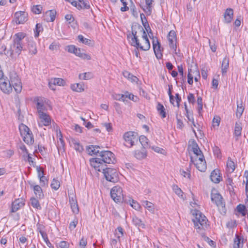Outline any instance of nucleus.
Masks as SVG:
<instances>
[{
	"mask_svg": "<svg viewBox=\"0 0 248 248\" xmlns=\"http://www.w3.org/2000/svg\"><path fill=\"white\" fill-rule=\"evenodd\" d=\"M127 39L130 45L136 48L134 52L137 58H140L139 49L147 51L150 48V43L146 32L138 23L132 25L131 33L127 34Z\"/></svg>",
	"mask_w": 248,
	"mask_h": 248,
	"instance_id": "f257e3e1",
	"label": "nucleus"
},
{
	"mask_svg": "<svg viewBox=\"0 0 248 248\" xmlns=\"http://www.w3.org/2000/svg\"><path fill=\"white\" fill-rule=\"evenodd\" d=\"M114 156L113 153L109 151H101L98 157L90 159V164L96 170L100 171L99 169L102 167H107V165L104 164L114 163Z\"/></svg>",
	"mask_w": 248,
	"mask_h": 248,
	"instance_id": "f03ea898",
	"label": "nucleus"
},
{
	"mask_svg": "<svg viewBox=\"0 0 248 248\" xmlns=\"http://www.w3.org/2000/svg\"><path fill=\"white\" fill-rule=\"evenodd\" d=\"M25 37V34L23 32L16 33L14 37L13 45L9 51H7V54L10 53V57H12L14 51L18 55H19L23 50L22 41Z\"/></svg>",
	"mask_w": 248,
	"mask_h": 248,
	"instance_id": "7ed1b4c3",
	"label": "nucleus"
},
{
	"mask_svg": "<svg viewBox=\"0 0 248 248\" xmlns=\"http://www.w3.org/2000/svg\"><path fill=\"white\" fill-rule=\"evenodd\" d=\"M110 196L113 201L118 203H128L127 198L124 196L122 187L115 186L110 190Z\"/></svg>",
	"mask_w": 248,
	"mask_h": 248,
	"instance_id": "20e7f679",
	"label": "nucleus"
},
{
	"mask_svg": "<svg viewBox=\"0 0 248 248\" xmlns=\"http://www.w3.org/2000/svg\"><path fill=\"white\" fill-rule=\"evenodd\" d=\"M100 172L102 171L106 179L110 182L116 183L118 180V173L115 169L108 167H102L99 169Z\"/></svg>",
	"mask_w": 248,
	"mask_h": 248,
	"instance_id": "39448f33",
	"label": "nucleus"
},
{
	"mask_svg": "<svg viewBox=\"0 0 248 248\" xmlns=\"http://www.w3.org/2000/svg\"><path fill=\"white\" fill-rule=\"evenodd\" d=\"M211 199L212 202H214L219 208H221L222 209L223 212L226 213L225 203L223 201L222 196L216 190L213 189L212 190Z\"/></svg>",
	"mask_w": 248,
	"mask_h": 248,
	"instance_id": "423d86ee",
	"label": "nucleus"
},
{
	"mask_svg": "<svg viewBox=\"0 0 248 248\" xmlns=\"http://www.w3.org/2000/svg\"><path fill=\"white\" fill-rule=\"evenodd\" d=\"M0 89L4 93L8 94L12 91L10 80L4 75L1 70H0Z\"/></svg>",
	"mask_w": 248,
	"mask_h": 248,
	"instance_id": "0eeeda50",
	"label": "nucleus"
},
{
	"mask_svg": "<svg viewBox=\"0 0 248 248\" xmlns=\"http://www.w3.org/2000/svg\"><path fill=\"white\" fill-rule=\"evenodd\" d=\"M123 138L125 140L124 145L128 148L132 147L134 145L135 142L138 141L137 136L132 131L125 132L123 136Z\"/></svg>",
	"mask_w": 248,
	"mask_h": 248,
	"instance_id": "6e6552de",
	"label": "nucleus"
},
{
	"mask_svg": "<svg viewBox=\"0 0 248 248\" xmlns=\"http://www.w3.org/2000/svg\"><path fill=\"white\" fill-rule=\"evenodd\" d=\"M153 47L156 58L157 59H161L163 57V55L161 52V51L163 50V48H161V44L156 38H153Z\"/></svg>",
	"mask_w": 248,
	"mask_h": 248,
	"instance_id": "1a4fd4ad",
	"label": "nucleus"
},
{
	"mask_svg": "<svg viewBox=\"0 0 248 248\" xmlns=\"http://www.w3.org/2000/svg\"><path fill=\"white\" fill-rule=\"evenodd\" d=\"M30 188L33 190L36 197L39 199L44 198V194L41 186L35 185L34 183H30Z\"/></svg>",
	"mask_w": 248,
	"mask_h": 248,
	"instance_id": "9d476101",
	"label": "nucleus"
},
{
	"mask_svg": "<svg viewBox=\"0 0 248 248\" xmlns=\"http://www.w3.org/2000/svg\"><path fill=\"white\" fill-rule=\"evenodd\" d=\"M15 16L17 24H23L28 20V14L24 11L16 12L15 14Z\"/></svg>",
	"mask_w": 248,
	"mask_h": 248,
	"instance_id": "9b49d317",
	"label": "nucleus"
},
{
	"mask_svg": "<svg viewBox=\"0 0 248 248\" xmlns=\"http://www.w3.org/2000/svg\"><path fill=\"white\" fill-rule=\"evenodd\" d=\"M196 161V163H194V165L197 169L200 171H205L206 169V163L204 159L203 155H201Z\"/></svg>",
	"mask_w": 248,
	"mask_h": 248,
	"instance_id": "f8f14e48",
	"label": "nucleus"
},
{
	"mask_svg": "<svg viewBox=\"0 0 248 248\" xmlns=\"http://www.w3.org/2000/svg\"><path fill=\"white\" fill-rule=\"evenodd\" d=\"M206 217L204 215L200 213L199 214H196L195 219L193 220L195 226H198V229H200L199 224L202 226H203L206 224Z\"/></svg>",
	"mask_w": 248,
	"mask_h": 248,
	"instance_id": "ddd939ff",
	"label": "nucleus"
},
{
	"mask_svg": "<svg viewBox=\"0 0 248 248\" xmlns=\"http://www.w3.org/2000/svg\"><path fill=\"white\" fill-rule=\"evenodd\" d=\"M25 201L23 199H16L12 204L11 212L13 213L16 212L25 204Z\"/></svg>",
	"mask_w": 248,
	"mask_h": 248,
	"instance_id": "4468645a",
	"label": "nucleus"
},
{
	"mask_svg": "<svg viewBox=\"0 0 248 248\" xmlns=\"http://www.w3.org/2000/svg\"><path fill=\"white\" fill-rule=\"evenodd\" d=\"M68 195L69 198V203L72 212L75 214H78L79 209L76 196L73 195L72 196H70L69 193H68Z\"/></svg>",
	"mask_w": 248,
	"mask_h": 248,
	"instance_id": "2eb2a0df",
	"label": "nucleus"
},
{
	"mask_svg": "<svg viewBox=\"0 0 248 248\" xmlns=\"http://www.w3.org/2000/svg\"><path fill=\"white\" fill-rule=\"evenodd\" d=\"M39 118L41 119V123H39V125L40 126H42L43 125L48 126L51 123L50 117L46 113L43 112L40 114H39Z\"/></svg>",
	"mask_w": 248,
	"mask_h": 248,
	"instance_id": "dca6fc26",
	"label": "nucleus"
},
{
	"mask_svg": "<svg viewBox=\"0 0 248 248\" xmlns=\"http://www.w3.org/2000/svg\"><path fill=\"white\" fill-rule=\"evenodd\" d=\"M100 147L97 145H91L87 146L86 151L88 154L91 155H95L99 156V155H100V152L98 149Z\"/></svg>",
	"mask_w": 248,
	"mask_h": 248,
	"instance_id": "f3484780",
	"label": "nucleus"
},
{
	"mask_svg": "<svg viewBox=\"0 0 248 248\" xmlns=\"http://www.w3.org/2000/svg\"><path fill=\"white\" fill-rule=\"evenodd\" d=\"M233 9L231 8H227L224 13V22L227 24L231 23L233 18Z\"/></svg>",
	"mask_w": 248,
	"mask_h": 248,
	"instance_id": "a211bd4d",
	"label": "nucleus"
},
{
	"mask_svg": "<svg viewBox=\"0 0 248 248\" xmlns=\"http://www.w3.org/2000/svg\"><path fill=\"white\" fill-rule=\"evenodd\" d=\"M211 180L216 184L219 183L222 177L220 175L219 170H213L210 175Z\"/></svg>",
	"mask_w": 248,
	"mask_h": 248,
	"instance_id": "6ab92c4d",
	"label": "nucleus"
},
{
	"mask_svg": "<svg viewBox=\"0 0 248 248\" xmlns=\"http://www.w3.org/2000/svg\"><path fill=\"white\" fill-rule=\"evenodd\" d=\"M147 152L146 149L141 148V150H136L134 152V156L139 160H142L146 157Z\"/></svg>",
	"mask_w": 248,
	"mask_h": 248,
	"instance_id": "aec40b11",
	"label": "nucleus"
},
{
	"mask_svg": "<svg viewBox=\"0 0 248 248\" xmlns=\"http://www.w3.org/2000/svg\"><path fill=\"white\" fill-rule=\"evenodd\" d=\"M229 67V58L226 56L222 60L221 63V73L222 76L226 75Z\"/></svg>",
	"mask_w": 248,
	"mask_h": 248,
	"instance_id": "412c9836",
	"label": "nucleus"
},
{
	"mask_svg": "<svg viewBox=\"0 0 248 248\" xmlns=\"http://www.w3.org/2000/svg\"><path fill=\"white\" fill-rule=\"evenodd\" d=\"M56 11L54 10H49L46 12L45 18L47 22H53L55 19Z\"/></svg>",
	"mask_w": 248,
	"mask_h": 248,
	"instance_id": "4be33fe9",
	"label": "nucleus"
},
{
	"mask_svg": "<svg viewBox=\"0 0 248 248\" xmlns=\"http://www.w3.org/2000/svg\"><path fill=\"white\" fill-rule=\"evenodd\" d=\"M28 49L30 54L31 55H35L37 54V50L36 44L35 42L29 41L28 44Z\"/></svg>",
	"mask_w": 248,
	"mask_h": 248,
	"instance_id": "5701e85b",
	"label": "nucleus"
},
{
	"mask_svg": "<svg viewBox=\"0 0 248 248\" xmlns=\"http://www.w3.org/2000/svg\"><path fill=\"white\" fill-rule=\"evenodd\" d=\"M191 151L199 158L201 155H203L202 151L200 149L197 143L195 140H193L191 144Z\"/></svg>",
	"mask_w": 248,
	"mask_h": 248,
	"instance_id": "b1692460",
	"label": "nucleus"
},
{
	"mask_svg": "<svg viewBox=\"0 0 248 248\" xmlns=\"http://www.w3.org/2000/svg\"><path fill=\"white\" fill-rule=\"evenodd\" d=\"M245 108L243 104L242 100L240 102L237 101V109L236 111V116L238 118H240L244 112Z\"/></svg>",
	"mask_w": 248,
	"mask_h": 248,
	"instance_id": "393cba45",
	"label": "nucleus"
},
{
	"mask_svg": "<svg viewBox=\"0 0 248 248\" xmlns=\"http://www.w3.org/2000/svg\"><path fill=\"white\" fill-rule=\"evenodd\" d=\"M24 141L27 144H32L34 142V138L31 132L22 136Z\"/></svg>",
	"mask_w": 248,
	"mask_h": 248,
	"instance_id": "a878e982",
	"label": "nucleus"
},
{
	"mask_svg": "<svg viewBox=\"0 0 248 248\" xmlns=\"http://www.w3.org/2000/svg\"><path fill=\"white\" fill-rule=\"evenodd\" d=\"M139 141L142 146V148L146 149L150 147L149 144V140L146 136L143 135L140 136L139 138Z\"/></svg>",
	"mask_w": 248,
	"mask_h": 248,
	"instance_id": "bb28decb",
	"label": "nucleus"
},
{
	"mask_svg": "<svg viewBox=\"0 0 248 248\" xmlns=\"http://www.w3.org/2000/svg\"><path fill=\"white\" fill-rule=\"evenodd\" d=\"M142 205L152 214L155 213L154 205L153 203L147 201H142Z\"/></svg>",
	"mask_w": 248,
	"mask_h": 248,
	"instance_id": "cd10ccee",
	"label": "nucleus"
},
{
	"mask_svg": "<svg viewBox=\"0 0 248 248\" xmlns=\"http://www.w3.org/2000/svg\"><path fill=\"white\" fill-rule=\"evenodd\" d=\"M84 87L83 83H79L71 85V89L74 91L80 93L84 91Z\"/></svg>",
	"mask_w": 248,
	"mask_h": 248,
	"instance_id": "c85d7f7f",
	"label": "nucleus"
},
{
	"mask_svg": "<svg viewBox=\"0 0 248 248\" xmlns=\"http://www.w3.org/2000/svg\"><path fill=\"white\" fill-rule=\"evenodd\" d=\"M154 2L153 0H145V3L146 5V9L142 8L143 10L146 13L147 15H150L152 14V3Z\"/></svg>",
	"mask_w": 248,
	"mask_h": 248,
	"instance_id": "c756f323",
	"label": "nucleus"
},
{
	"mask_svg": "<svg viewBox=\"0 0 248 248\" xmlns=\"http://www.w3.org/2000/svg\"><path fill=\"white\" fill-rule=\"evenodd\" d=\"M38 198L31 197L30 199V204L34 208L37 210H41L42 207Z\"/></svg>",
	"mask_w": 248,
	"mask_h": 248,
	"instance_id": "7c9ffc66",
	"label": "nucleus"
},
{
	"mask_svg": "<svg viewBox=\"0 0 248 248\" xmlns=\"http://www.w3.org/2000/svg\"><path fill=\"white\" fill-rule=\"evenodd\" d=\"M36 108L37 109L38 114L43 113V111L46 109V107L44 104V103L41 101V100L37 98L36 100Z\"/></svg>",
	"mask_w": 248,
	"mask_h": 248,
	"instance_id": "2f4dec72",
	"label": "nucleus"
},
{
	"mask_svg": "<svg viewBox=\"0 0 248 248\" xmlns=\"http://www.w3.org/2000/svg\"><path fill=\"white\" fill-rule=\"evenodd\" d=\"M19 130L20 132V134L21 136H23L26 134H29L31 132L30 128L25 124H21L19 125Z\"/></svg>",
	"mask_w": 248,
	"mask_h": 248,
	"instance_id": "473e14b6",
	"label": "nucleus"
},
{
	"mask_svg": "<svg viewBox=\"0 0 248 248\" xmlns=\"http://www.w3.org/2000/svg\"><path fill=\"white\" fill-rule=\"evenodd\" d=\"M173 191L177 194L180 198L185 200L186 197L184 196V193L182 189L178 187L177 185H173L172 186Z\"/></svg>",
	"mask_w": 248,
	"mask_h": 248,
	"instance_id": "72a5a7b5",
	"label": "nucleus"
},
{
	"mask_svg": "<svg viewBox=\"0 0 248 248\" xmlns=\"http://www.w3.org/2000/svg\"><path fill=\"white\" fill-rule=\"evenodd\" d=\"M227 170L230 173L233 172L235 169L234 163L230 157L228 158V160L227 161Z\"/></svg>",
	"mask_w": 248,
	"mask_h": 248,
	"instance_id": "f704fd0d",
	"label": "nucleus"
},
{
	"mask_svg": "<svg viewBox=\"0 0 248 248\" xmlns=\"http://www.w3.org/2000/svg\"><path fill=\"white\" fill-rule=\"evenodd\" d=\"M10 84L13 82H17L20 80L17 73L15 71H12L10 72Z\"/></svg>",
	"mask_w": 248,
	"mask_h": 248,
	"instance_id": "c9c22d12",
	"label": "nucleus"
},
{
	"mask_svg": "<svg viewBox=\"0 0 248 248\" xmlns=\"http://www.w3.org/2000/svg\"><path fill=\"white\" fill-rule=\"evenodd\" d=\"M78 38L79 42L82 43L85 45L92 46L93 44L92 40L85 38L82 35H78Z\"/></svg>",
	"mask_w": 248,
	"mask_h": 248,
	"instance_id": "e433bc0d",
	"label": "nucleus"
},
{
	"mask_svg": "<svg viewBox=\"0 0 248 248\" xmlns=\"http://www.w3.org/2000/svg\"><path fill=\"white\" fill-rule=\"evenodd\" d=\"M156 108L159 114L161 116L162 118H164L166 117V112L163 105L160 103H158L157 104Z\"/></svg>",
	"mask_w": 248,
	"mask_h": 248,
	"instance_id": "4c0bfd02",
	"label": "nucleus"
},
{
	"mask_svg": "<svg viewBox=\"0 0 248 248\" xmlns=\"http://www.w3.org/2000/svg\"><path fill=\"white\" fill-rule=\"evenodd\" d=\"M243 243V238H242L241 236L238 235V234L235 235V237L234 240V248H240V244Z\"/></svg>",
	"mask_w": 248,
	"mask_h": 248,
	"instance_id": "58836bf2",
	"label": "nucleus"
},
{
	"mask_svg": "<svg viewBox=\"0 0 248 248\" xmlns=\"http://www.w3.org/2000/svg\"><path fill=\"white\" fill-rule=\"evenodd\" d=\"M76 55L84 60H90L91 59V57L90 55L81 52V50L79 48H78Z\"/></svg>",
	"mask_w": 248,
	"mask_h": 248,
	"instance_id": "ea45409f",
	"label": "nucleus"
},
{
	"mask_svg": "<svg viewBox=\"0 0 248 248\" xmlns=\"http://www.w3.org/2000/svg\"><path fill=\"white\" fill-rule=\"evenodd\" d=\"M93 77V74L91 72H86L79 75V78L80 79L89 80Z\"/></svg>",
	"mask_w": 248,
	"mask_h": 248,
	"instance_id": "a19ab883",
	"label": "nucleus"
},
{
	"mask_svg": "<svg viewBox=\"0 0 248 248\" xmlns=\"http://www.w3.org/2000/svg\"><path fill=\"white\" fill-rule=\"evenodd\" d=\"M11 84V87H13L16 93H19L21 92L22 90V84L20 80L18 81L17 82H13Z\"/></svg>",
	"mask_w": 248,
	"mask_h": 248,
	"instance_id": "79ce46f5",
	"label": "nucleus"
},
{
	"mask_svg": "<svg viewBox=\"0 0 248 248\" xmlns=\"http://www.w3.org/2000/svg\"><path fill=\"white\" fill-rule=\"evenodd\" d=\"M128 203L131 205L135 210H138L140 208V204L135 201L132 199L131 198H127Z\"/></svg>",
	"mask_w": 248,
	"mask_h": 248,
	"instance_id": "37998d69",
	"label": "nucleus"
},
{
	"mask_svg": "<svg viewBox=\"0 0 248 248\" xmlns=\"http://www.w3.org/2000/svg\"><path fill=\"white\" fill-rule=\"evenodd\" d=\"M169 45L170 47L174 50V53L176 54L178 53L177 52V40L168 39Z\"/></svg>",
	"mask_w": 248,
	"mask_h": 248,
	"instance_id": "c03bdc74",
	"label": "nucleus"
},
{
	"mask_svg": "<svg viewBox=\"0 0 248 248\" xmlns=\"http://www.w3.org/2000/svg\"><path fill=\"white\" fill-rule=\"evenodd\" d=\"M242 129V128L241 125V124L240 123L236 122L235 124L234 134L237 137L240 136L241 135Z\"/></svg>",
	"mask_w": 248,
	"mask_h": 248,
	"instance_id": "a18cd8bd",
	"label": "nucleus"
},
{
	"mask_svg": "<svg viewBox=\"0 0 248 248\" xmlns=\"http://www.w3.org/2000/svg\"><path fill=\"white\" fill-rule=\"evenodd\" d=\"M123 75L125 78L130 80L132 82H136L138 80V78L136 76H133L128 71L123 72Z\"/></svg>",
	"mask_w": 248,
	"mask_h": 248,
	"instance_id": "49530a36",
	"label": "nucleus"
},
{
	"mask_svg": "<svg viewBox=\"0 0 248 248\" xmlns=\"http://www.w3.org/2000/svg\"><path fill=\"white\" fill-rule=\"evenodd\" d=\"M133 223L137 226L141 227L142 228H145V225L142 223V221L140 219L137 217H133L132 219Z\"/></svg>",
	"mask_w": 248,
	"mask_h": 248,
	"instance_id": "de8ad7c7",
	"label": "nucleus"
},
{
	"mask_svg": "<svg viewBox=\"0 0 248 248\" xmlns=\"http://www.w3.org/2000/svg\"><path fill=\"white\" fill-rule=\"evenodd\" d=\"M50 81L51 83H53L54 85L64 86L65 84V81L60 78H55Z\"/></svg>",
	"mask_w": 248,
	"mask_h": 248,
	"instance_id": "09e8293b",
	"label": "nucleus"
},
{
	"mask_svg": "<svg viewBox=\"0 0 248 248\" xmlns=\"http://www.w3.org/2000/svg\"><path fill=\"white\" fill-rule=\"evenodd\" d=\"M236 209H237V212H239V213H240L242 215V216H246V208L244 205L240 204L237 205Z\"/></svg>",
	"mask_w": 248,
	"mask_h": 248,
	"instance_id": "8fccbe9b",
	"label": "nucleus"
},
{
	"mask_svg": "<svg viewBox=\"0 0 248 248\" xmlns=\"http://www.w3.org/2000/svg\"><path fill=\"white\" fill-rule=\"evenodd\" d=\"M43 30V29L42 24L40 23L36 24L34 30L35 37H38L39 35L40 32L42 31Z\"/></svg>",
	"mask_w": 248,
	"mask_h": 248,
	"instance_id": "3c124183",
	"label": "nucleus"
},
{
	"mask_svg": "<svg viewBox=\"0 0 248 248\" xmlns=\"http://www.w3.org/2000/svg\"><path fill=\"white\" fill-rule=\"evenodd\" d=\"M65 19H66V20L68 22L69 24H70L73 23V25H72L71 26L74 29L75 28V26L74 25V22L75 21V19L72 15L67 14V15H65Z\"/></svg>",
	"mask_w": 248,
	"mask_h": 248,
	"instance_id": "603ef678",
	"label": "nucleus"
},
{
	"mask_svg": "<svg viewBox=\"0 0 248 248\" xmlns=\"http://www.w3.org/2000/svg\"><path fill=\"white\" fill-rule=\"evenodd\" d=\"M60 186V182L56 179H53L51 184V188L55 190H57L59 189Z\"/></svg>",
	"mask_w": 248,
	"mask_h": 248,
	"instance_id": "864d4df0",
	"label": "nucleus"
},
{
	"mask_svg": "<svg viewBox=\"0 0 248 248\" xmlns=\"http://www.w3.org/2000/svg\"><path fill=\"white\" fill-rule=\"evenodd\" d=\"M115 231L116 232L115 233V235L118 239H119L121 237H122L124 235L123 229L122 227L120 226L117 227Z\"/></svg>",
	"mask_w": 248,
	"mask_h": 248,
	"instance_id": "5fc2aeb1",
	"label": "nucleus"
},
{
	"mask_svg": "<svg viewBox=\"0 0 248 248\" xmlns=\"http://www.w3.org/2000/svg\"><path fill=\"white\" fill-rule=\"evenodd\" d=\"M43 7L40 5L33 6L32 8V12L35 14H39L41 13Z\"/></svg>",
	"mask_w": 248,
	"mask_h": 248,
	"instance_id": "6e6d98bb",
	"label": "nucleus"
},
{
	"mask_svg": "<svg viewBox=\"0 0 248 248\" xmlns=\"http://www.w3.org/2000/svg\"><path fill=\"white\" fill-rule=\"evenodd\" d=\"M130 0V3H131V4L130 5V8L131 11L132 12V14L134 16H138V12L137 11L136 6L134 5V4L133 3L132 0Z\"/></svg>",
	"mask_w": 248,
	"mask_h": 248,
	"instance_id": "4d7b16f0",
	"label": "nucleus"
},
{
	"mask_svg": "<svg viewBox=\"0 0 248 248\" xmlns=\"http://www.w3.org/2000/svg\"><path fill=\"white\" fill-rule=\"evenodd\" d=\"M78 48H77L74 45H70L67 46V51L68 52L74 53L75 55L77 53V52L78 51Z\"/></svg>",
	"mask_w": 248,
	"mask_h": 248,
	"instance_id": "13d9d810",
	"label": "nucleus"
},
{
	"mask_svg": "<svg viewBox=\"0 0 248 248\" xmlns=\"http://www.w3.org/2000/svg\"><path fill=\"white\" fill-rule=\"evenodd\" d=\"M213 150L215 155H216L217 157L220 158L221 157L220 149L217 146L213 147Z\"/></svg>",
	"mask_w": 248,
	"mask_h": 248,
	"instance_id": "bf43d9fd",
	"label": "nucleus"
},
{
	"mask_svg": "<svg viewBox=\"0 0 248 248\" xmlns=\"http://www.w3.org/2000/svg\"><path fill=\"white\" fill-rule=\"evenodd\" d=\"M48 180L47 178L44 176V177H41L40 179V186L42 187L45 186L46 185L47 186L48 185Z\"/></svg>",
	"mask_w": 248,
	"mask_h": 248,
	"instance_id": "052dcab7",
	"label": "nucleus"
},
{
	"mask_svg": "<svg viewBox=\"0 0 248 248\" xmlns=\"http://www.w3.org/2000/svg\"><path fill=\"white\" fill-rule=\"evenodd\" d=\"M168 39L177 40L176 34L174 31H170L168 35Z\"/></svg>",
	"mask_w": 248,
	"mask_h": 248,
	"instance_id": "680f3d73",
	"label": "nucleus"
},
{
	"mask_svg": "<svg viewBox=\"0 0 248 248\" xmlns=\"http://www.w3.org/2000/svg\"><path fill=\"white\" fill-rule=\"evenodd\" d=\"M121 2L122 3L123 5V7L121 8V11L122 12H125L129 10V7L127 6V3L126 2V0H120Z\"/></svg>",
	"mask_w": 248,
	"mask_h": 248,
	"instance_id": "e2e57ef3",
	"label": "nucleus"
},
{
	"mask_svg": "<svg viewBox=\"0 0 248 248\" xmlns=\"http://www.w3.org/2000/svg\"><path fill=\"white\" fill-rule=\"evenodd\" d=\"M191 72V69H188V73L187 75V82L189 84H190V85L192 84L193 82V77L192 75L190 74Z\"/></svg>",
	"mask_w": 248,
	"mask_h": 248,
	"instance_id": "0e129e2a",
	"label": "nucleus"
},
{
	"mask_svg": "<svg viewBox=\"0 0 248 248\" xmlns=\"http://www.w3.org/2000/svg\"><path fill=\"white\" fill-rule=\"evenodd\" d=\"M214 127L218 126L220 124V118L219 117H214L212 121Z\"/></svg>",
	"mask_w": 248,
	"mask_h": 248,
	"instance_id": "69168bd1",
	"label": "nucleus"
},
{
	"mask_svg": "<svg viewBox=\"0 0 248 248\" xmlns=\"http://www.w3.org/2000/svg\"><path fill=\"white\" fill-rule=\"evenodd\" d=\"M187 99L189 103L191 104H194L195 102V99L194 95L193 93H190L187 96Z\"/></svg>",
	"mask_w": 248,
	"mask_h": 248,
	"instance_id": "338daca9",
	"label": "nucleus"
},
{
	"mask_svg": "<svg viewBox=\"0 0 248 248\" xmlns=\"http://www.w3.org/2000/svg\"><path fill=\"white\" fill-rule=\"evenodd\" d=\"M59 247L61 248H68L69 244L66 241H61L59 244Z\"/></svg>",
	"mask_w": 248,
	"mask_h": 248,
	"instance_id": "774afa93",
	"label": "nucleus"
}]
</instances>
